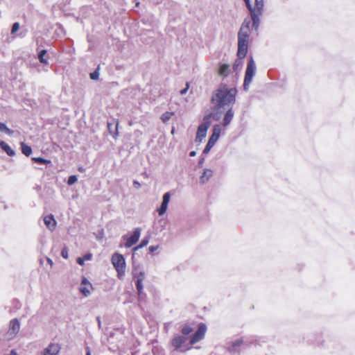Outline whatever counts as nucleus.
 Returning <instances> with one entry per match:
<instances>
[{"mask_svg":"<svg viewBox=\"0 0 355 355\" xmlns=\"http://www.w3.org/2000/svg\"><path fill=\"white\" fill-rule=\"evenodd\" d=\"M236 94L237 89L235 87L230 88L225 84H220L213 92L211 98V101L214 104V110L219 112L232 107L236 102ZM212 117L216 121H218L220 119L218 113L212 114Z\"/></svg>","mask_w":355,"mask_h":355,"instance_id":"obj_1","label":"nucleus"},{"mask_svg":"<svg viewBox=\"0 0 355 355\" xmlns=\"http://www.w3.org/2000/svg\"><path fill=\"white\" fill-rule=\"evenodd\" d=\"M112 263L117 272L118 278L122 279L125 273V261L123 255L115 252L111 259Z\"/></svg>","mask_w":355,"mask_h":355,"instance_id":"obj_2","label":"nucleus"},{"mask_svg":"<svg viewBox=\"0 0 355 355\" xmlns=\"http://www.w3.org/2000/svg\"><path fill=\"white\" fill-rule=\"evenodd\" d=\"M248 42L249 33L247 32L243 33L242 31H239L237 57L245 58L248 53Z\"/></svg>","mask_w":355,"mask_h":355,"instance_id":"obj_3","label":"nucleus"},{"mask_svg":"<svg viewBox=\"0 0 355 355\" xmlns=\"http://www.w3.org/2000/svg\"><path fill=\"white\" fill-rule=\"evenodd\" d=\"M256 72V64L252 56H250L248 62L247 64L244 83H243V89L247 91L249 88L250 83L252 81L253 77L255 75Z\"/></svg>","mask_w":355,"mask_h":355,"instance_id":"obj_4","label":"nucleus"},{"mask_svg":"<svg viewBox=\"0 0 355 355\" xmlns=\"http://www.w3.org/2000/svg\"><path fill=\"white\" fill-rule=\"evenodd\" d=\"M20 329V323L17 318H14L10 321L9 328L5 334V339L11 340L17 335Z\"/></svg>","mask_w":355,"mask_h":355,"instance_id":"obj_5","label":"nucleus"},{"mask_svg":"<svg viewBox=\"0 0 355 355\" xmlns=\"http://www.w3.org/2000/svg\"><path fill=\"white\" fill-rule=\"evenodd\" d=\"M141 230L140 227H137L134 230L132 234L130 236L128 235H123L122 236L123 240L125 241L124 247L130 248L137 243L141 235Z\"/></svg>","mask_w":355,"mask_h":355,"instance_id":"obj_6","label":"nucleus"},{"mask_svg":"<svg viewBox=\"0 0 355 355\" xmlns=\"http://www.w3.org/2000/svg\"><path fill=\"white\" fill-rule=\"evenodd\" d=\"M209 116H205L204 121L198 128L196 141L201 142L207 135V132L210 126V122L209 121Z\"/></svg>","mask_w":355,"mask_h":355,"instance_id":"obj_7","label":"nucleus"},{"mask_svg":"<svg viewBox=\"0 0 355 355\" xmlns=\"http://www.w3.org/2000/svg\"><path fill=\"white\" fill-rule=\"evenodd\" d=\"M187 340V338L184 336H176L172 341L171 345L175 350H178L181 352H184L191 349V347H186L184 346L185 343Z\"/></svg>","mask_w":355,"mask_h":355,"instance_id":"obj_8","label":"nucleus"},{"mask_svg":"<svg viewBox=\"0 0 355 355\" xmlns=\"http://www.w3.org/2000/svg\"><path fill=\"white\" fill-rule=\"evenodd\" d=\"M207 326L205 324H200L198 330L191 336L189 343L193 345L204 338Z\"/></svg>","mask_w":355,"mask_h":355,"instance_id":"obj_9","label":"nucleus"},{"mask_svg":"<svg viewBox=\"0 0 355 355\" xmlns=\"http://www.w3.org/2000/svg\"><path fill=\"white\" fill-rule=\"evenodd\" d=\"M171 198L170 193H165L163 196L162 202L160 207L157 209V211L159 216L164 214L167 210L168 205Z\"/></svg>","mask_w":355,"mask_h":355,"instance_id":"obj_10","label":"nucleus"},{"mask_svg":"<svg viewBox=\"0 0 355 355\" xmlns=\"http://www.w3.org/2000/svg\"><path fill=\"white\" fill-rule=\"evenodd\" d=\"M60 346L58 343H51L43 351L42 355H57L60 351Z\"/></svg>","mask_w":355,"mask_h":355,"instance_id":"obj_11","label":"nucleus"},{"mask_svg":"<svg viewBox=\"0 0 355 355\" xmlns=\"http://www.w3.org/2000/svg\"><path fill=\"white\" fill-rule=\"evenodd\" d=\"M44 223L46 227L51 232L55 230L57 222L53 214H49L44 217Z\"/></svg>","mask_w":355,"mask_h":355,"instance_id":"obj_12","label":"nucleus"},{"mask_svg":"<svg viewBox=\"0 0 355 355\" xmlns=\"http://www.w3.org/2000/svg\"><path fill=\"white\" fill-rule=\"evenodd\" d=\"M254 6L253 7L250 3V0H249V5L245 4L249 11H254L258 13L263 12V0H255L254 1Z\"/></svg>","mask_w":355,"mask_h":355,"instance_id":"obj_13","label":"nucleus"},{"mask_svg":"<svg viewBox=\"0 0 355 355\" xmlns=\"http://www.w3.org/2000/svg\"><path fill=\"white\" fill-rule=\"evenodd\" d=\"M226 109L227 110L226 111L221 123V125L223 127H227L228 125H230L234 115L232 107Z\"/></svg>","mask_w":355,"mask_h":355,"instance_id":"obj_14","label":"nucleus"},{"mask_svg":"<svg viewBox=\"0 0 355 355\" xmlns=\"http://www.w3.org/2000/svg\"><path fill=\"white\" fill-rule=\"evenodd\" d=\"M251 19L252 21V28L257 31L259 27L260 24V19L259 17L262 15L263 12L258 13L257 12L254 11H250Z\"/></svg>","mask_w":355,"mask_h":355,"instance_id":"obj_15","label":"nucleus"},{"mask_svg":"<svg viewBox=\"0 0 355 355\" xmlns=\"http://www.w3.org/2000/svg\"><path fill=\"white\" fill-rule=\"evenodd\" d=\"M244 341L242 338H238L232 343L231 347L229 348L230 352H239V347L243 344Z\"/></svg>","mask_w":355,"mask_h":355,"instance_id":"obj_16","label":"nucleus"},{"mask_svg":"<svg viewBox=\"0 0 355 355\" xmlns=\"http://www.w3.org/2000/svg\"><path fill=\"white\" fill-rule=\"evenodd\" d=\"M132 275L136 280H141L142 282L144 281L146 278L145 272L143 270H139V268H135L132 270Z\"/></svg>","mask_w":355,"mask_h":355,"instance_id":"obj_17","label":"nucleus"},{"mask_svg":"<svg viewBox=\"0 0 355 355\" xmlns=\"http://www.w3.org/2000/svg\"><path fill=\"white\" fill-rule=\"evenodd\" d=\"M230 71V67L227 64H222L218 69V74L223 77H227Z\"/></svg>","mask_w":355,"mask_h":355,"instance_id":"obj_18","label":"nucleus"},{"mask_svg":"<svg viewBox=\"0 0 355 355\" xmlns=\"http://www.w3.org/2000/svg\"><path fill=\"white\" fill-rule=\"evenodd\" d=\"M0 147L7 153L8 155L10 157H12L15 155V150H12L5 141H0Z\"/></svg>","mask_w":355,"mask_h":355,"instance_id":"obj_19","label":"nucleus"},{"mask_svg":"<svg viewBox=\"0 0 355 355\" xmlns=\"http://www.w3.org/2000/svg\"><path fill=\"white\" fill-rule=\"evenodd\" d=\"M213 175V171L211 169H205L200 178V182L204 184L207 182Z\"/></svg>","mask_w":355,"mask_h":355,"instance_id":"obj_20","label":"nucleus"},{"mask_svg":"<svg viewBox=\"0 0 355 355\" xmlns=\"http://www.w3.org/2000/svg\"><path fill=\"white\" fill-rule=\"evenodd\" d=\"M217 141H218V139H214L213 137H210L205 148L203 150V153H205V154L209 153L210 150L215 145V144Z\"/></svg>","mask_w":355,"mask_h":355,"instance_id":"obj_21","label":"nucleus"},{"mask_svg":"<svg viewBox=\"0 0 355 355\" xmlns=\"http://www.w3.org/2000/svg\"><path fill=\"white\" fill-rule=\"evenodd\" d=\"M222 132V127L220 124L214 125L213 127V132L211 137L214 139H218Z\"/></svg>","mask_w":355,"mask_h":355,"instance_id":"obj_22","label":"nucleus"},{"mask_svg":"<svg viewBox=\"0 0 355 355\" xmlns=\"http://www.w3.org/2000/svg\"><path fill=\"white\" fill-rule=\"evenodd\" d=\"M250 23L251 21L249 19H245L241 24L239 31H242L243 33L247 32L248 33Z\"/></svg>","mask_w":355,"mask_h":355,"instance_id":"obj_23","label":"nucleus"},{"mask_svg":"<svg viewBox=\"0 0 355 355\" xmlns=\"http://www.w3.org/2000/svg\"><path fill=\"white\" fill-rule=\"evenodd\" d=\"M135 284L138 295L139 297H141L143 295H144L143 282L141 280H136Z\"/></svg>","mask_w":355,"mask_h":355,"instance_id":"obj_24","label":"nucleus"},{"mask_svg":"<svg viewBox=\"0 0 355 355\" xmlns=\"http://www.w3.org/2000/svg\"><path fill=\"white\" fill-rule=\"evenodd\" d=\"M0 132H4L6 135L11 136L13 134V130H10L6 123L0 122Z\"/></svg>","mask_w":355,"mask_h":355,"instance_id":"obj_25","label":"nucleus"},{"mask_svg":"<svg viewBox=\"0 0 355 355\" xmlns=\"http://www.w3.org/2000/svg\"><path fill=\"white\" fill-rule=\"evenodd\" d=\"M21 152L26 156H29L32 153V148L31 146L25 144L24 142L21 143Z\"/></svg>","mask_w":355,"mask_h":355,"instance_id":"obj_26","label":"nucleus"},{"mask_svg":"<svg viewBox=\"0 0 355 355\" xmlns=\"http://www.w3.org/2000/svg\"><path fill=\"white\" fill-rule=\"evenodd\" d=\"M173 115H174V112H166L162 114L161 120L162 121L163 123H165L168 122L170 120V119L171 118V116Z\"/></svg>","mask_w":355,"mask_h":355,"instance_id":"obj_27","label":"nucleus"},{"mask_svg":"<svg viewBox=\"0 0 355 355\" xmlns=\"http://www.w3.org/2000/svg\"><path fill=\"white\" fill-rule=\"evenodd\" d=\"M193 331V329L189 325H184L182 329V334L184 336H187L189 334H191Z\"/></svg>","mask_w":355,"mask_h":355,"instance_id":"obj_28","label":"nucleus"},{"mask_svg":"<svg viewBox=\"0 0 355 355\" xmlns=\"http://www.w3.org/2000/svg\"><path fill=\"white\" fill-rule=\"evenodd\" d=\"M92 288V286H80V291L85 296L87 297L90 295V290L89 288Z\"/></svg>","mask_w":355,"mask_h":355,"instance_id":"obj_29","label":"nucleus"},{"mask_svg":"<svg viewBox=\"0 0 355 355\" xmlns=\"http://www.w3.org/2000/svg\"><path fill=\"white\" fill-rule=\"evenodd\" d=\"M148 239L145 238V239H142V241H141V243H139V245L134 248V250L136 251L140 248H142L148 245Z\"/></svg>","mask_w":355,"mask_h":355,"instance_id":"obj_30","label":"nucleus"},{"mask_svg":"<svg viewBox=\"0 0 355 355\" xmlns=\"http://www.w3.org/2000/svg\"><path fill=\"white\" fill-rule=\"evenodd\" d=\"M46 53V50H42L38 54V58H39L40 61L44 64L47 63L46 60L44 58V55Z\"/></svg>","mask_w":355,"mask_h":355,"instance_id":"obj_31","label":"nucleus"},{"mask_svg":"<svg viewBox=\"0 0 355 355\" xmlns=\"http://www.w3.org/2000/svg\"><path fill=\"white\" fill-rule=\"evenodd\" d=\"M32 159L35 162H37L39 164H50L51 163V161L50 160H47V159H45L42 157H33Z\"/></svg>","mask_w":355,"mask_h":355,"instance_id":"obj_32","label":"nucleus"},{"mask_svg":"<svg viewBox=\"0 0 355 355\" xmlns=\"http://www.w3.org/2000/svg\"><path fill=\"white\" fill-rule=\"evenodd\" d=\"M243 59L244 58H239L238 57V58L236 60V61H235V62L234 64V66H233V67H234V69L235 70H236L238 67H240L242 66V64H243Z\"/></svg>","mask_w":355,"mask_h":355,"instance_id":"obj_33","label":"nucleus"},{"mask_svg":"<svg viewBox=\"0 0 355 355\" xmlns=\"http://www.w3.org/2000/svg\"><path fill=\"white\" fill-rule=\"evenodd\" d=\"M89 76L92 80H97L99 77L98 68H97L94 72L91 73Z\"/></svg>","mask_w":355,"mask_h":355,"instance_id":"obj_34","label":"nucleus"},{"mask_svg":"<svg viewBox=\"0 0 355 355\" xmlns=\"http://www.w3.org/2000/svg\"><path fill=\"white\" fill-rule=\"evenodd\" d=\"M19 27H20L19 23H18V22L14 23L12 26L11 34H15L19 29Z\"/></svg>","mask_w":355,"mask_h":355,"instance_id":"obj_35","label":"nucleus"},{"mask_svg":"<svg viewBox=\"0 0 355 355\" xmlns=\"http://www.w3.org/2000/svg\"><path fill=\"white\" fill-rule=\"evenodd\" d=\"M77 177L76 175H70L68 178L67 184L69 185H72L77 181Z\"/></svg>","mask_w":355,"mask_h":355,"instance_id":"obj_36","label":"nucleus"},{"mask_svg":"<svg viewBox=\"0 0 355 355\" xmlns=\"http://www.w3.org/2000/svg\"><path fill=\"white\" fill-rule=\"evenodd\" d=\"M61 255L64 259H68L69 254H68V250L67 248H64L61 251Z\"/></svg>","mask_w":355,"mask_h":355,"instance_id":"obj_37","label":"nucleus"},{"mask_svg":"<svg viewBox=\"0 0 355 355\" xmlns=\"http://www.w3.org/2000/svg\"><path fill=\"white\" fill-rule=\"evenodd\" d=\"M80 286H92V284H90V282H89V280L87 278L83 277V279H82L81 285Z\"/></svg>","mask_w":355,"mask_h":355,"instance_id":"obj_38","label":"nucleus"},{"mask_svg":"<svg viewBox=\"0 0 355 355\" xmlns=\"http://www.w3.org/2000/svg\"><path fill=\"white\" fill-rule=\"evenodd\" d=\"M92 254L91 253H87L83 257V259H84V261H89L92 259Z\"/></svg>","mask_w":355,"mask_h":355,"instance_id":"obj_39","label":"nucleus"},{"mask_svg":"<svg viewBox=\"0 0 355 355\" xmlns=\"http://www.w3.org/2000/svg\"><path fill=\"white\" fill-rule=\"evenodd\" d=\"M159 248V245H151L149 247V251L150 252H153L155 251H156Z\"/></svg>","mask_w":355,"mask_h":355,"instance_id":"obj_40","label":"nucleus"},{"mask_svg":"<svg viewBox=\"0 0 355 355\" xmlns=\"http://www.w3.org/2000/svg\"><path fill=\"white\" fill-rule=\"evenodd\" d=\"M76 261L77 263L80 266H83L85 264V261L84 259H83V257H78Z\"/></svg>","mask_w":355,"mask_h":355,"instance_id":"obj_41","label":"nucleus"},{"mask_svg":"<svg viewBox=\"0 0 355 355\" xmlns=\"http://www.w3.org/2000/svg\"><path fill=\"white\" fill-rule=\"evenodd\" d=\"M133 185L136 189H139L141 187V184L137 180L133 182Z\"/></svg>","mask_w":355,"mask_h":355,"instance_id":"obj_42","label":"nucleus"},{"mask_svg":"<svg viewBox=\"0 0 355 355\" xmlns=\"http://www.w3.org/2000/svg\"><path fill=\"white\" fill-rule=\"evenodd\" d=\"M188 89H189V83H187V87H186V88H184V89H182V90L180 91V94H182V95H183V94H185L187 93V92Z\"/></svg>","mask_w":355,"mask_h":355,"instance_id":"obj_43","label":"nucleus"},{"mask_svg":"<svg viewBox=\"0 0 355 355\" xmlns=\"http://www.w3.org/2000/svg\"><path fill=\"white\" fill-rule=\"evenodd\" d=\"M86 355H92L91 350L88 347L86 348Z\"/></svg>","mask_w":355,"mask_h":355,"instance_id":"obj_44","label":"nucleus"},{"mask_svg":"<svg viewBox=\"0 0 355 355\" xmlns=\"http://www.w3.org/2000/svg\"><path fill=\"white\" fill-rule=\"evenodd\" d=\"M47 262H48V263H49L51 266H53V261H52L51 259H49V258H48V259H47Z\"/></svg>","mask_w":355,"mask_h":355,"instance_id":"obj_45","label":"nucleus"},{"mask_svg":"<svg viewBox=\"0 0 355 355\" xmlns=\"http://www.w3.org/2000/svg\"><path fill=\"white\" fill-rule=\"evenodd\" d=\"M196 151H191V152H190V156H191V157H194V156H196Z\"/></svg>","mask_w":355,"mask_h":355,"instance_id":"obj_46","label":"nucleus"},{"mask_svg":"<svg viewBox=\"0 0 355 355\" xmlns=\"http://www.w3.org/2000/svg\"><path fill=\"white\" fill-rule=\"evenodd\" d=\"M97 320H98V326L101 327V320L99 318H97Z\"/></svg>","mask_w":355,"mask_h":355,"instance_id":"obj_47","label":"nucleus"},{"mask_svg":"<svg viewBox=\"0 0 355 355\" xmlns=\"http://www.w3.org/2000/svg\"><path fill=\"white\" fill-rule=\"evenodd\" d=\"M244 1H245V4H248V6H250L249 5V0H244Z\"/></svg>","mask_w":355,"mask_h":355,"instance_id":"obj_48","label":"nucleus"},{"mask_svg":"<svg viewBox=\"0 0 355 355\" xmlns=\"http://www.w3.org/2000/svg\"><path fill=\"white\" fill-rule=\"evenodd\" d=\"M203 161H204V159H202L199 162V165H201V164L203 163Z\"/></svg>","mask_w":355,"mask_h":355,"instance_id":"obj_49","label":"nucleus"},{"mask_svg":"<svg viewBox=\"0 0 355 355\" xmlns=\"http://www.w3.org/2000/svg\"><path fill=\"white\" fill-rule=\"evenodd\" d=\"M175 132V128H173L172 130H171V134H174Z\"/></svg>","mask_w":355,"mask_h":355,"instance_id":"obj_50","label":"nucleus"}]
</instances>
